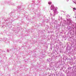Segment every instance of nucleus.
Masks as SVG:
<instances>
[{
    "label": "nucleus",
    "instance_id": "obj_1",
    "mask_svg": "<svg viewBox=\"0 0 76 76\" xmlns=\"http://www.w3.org/2000/svg\"><path fill=\"white\" fill-rule=\"evenodd\" d=\"M73 9H76L75 8H73Z\"/></svg>",
    "mask_w": 76,
    "mask_h": 76
}]
</instances>
